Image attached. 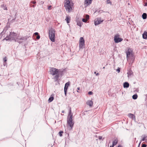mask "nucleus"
Masks as SVG:
<instances>
[{
    "label": "nucleus",
    "mask_w": 147,
    "mask_h": 147,
    "mask_svg": "<svg viewBox=\"0 0 147 147\" xmlns=\"http://www.w3.org/2000/svg\"><path fill=\"white\" fill-rule=\"evenodd\" d=\"M18 37V34L17 33L14 32H9V34L7 35V36L3 39V41L5 40L10 41L13 40L15 41Z\"/></svg>",
    "instance_id": "f257e3e1"
},
{
    "label": "nucleus",
    "mask_w": 147,
    "mask_h": 147,
    "mask_svg": "<svg viewBox=\"0 0 147 147\" xmlns=\"http://www.w3.org/2000/svg\"><path fill=\"white\" fill-rule=\"evenodd\" d=\"M59 69L53 67H51L50 71L51 74L53 76L55 75L54 79L56 81L59 78Z\"/></svg>",
    "instance_id": "f03ea898"
},
{
    "label": "nucleus",
    "mask_w": 147,
    "mask_h": 147,
    "mask_svg": "<svg viewBox=\"0 0 147 147\" xmlns=\"http://www.w3.org/2000/svg\"><path fill=\"white\" fill-rule=\"evenodd\" d=\"M65 1L64 7L67 11L70 12L72 9V7L73 6V3L69 0H65Z\"/></svg>",
    "instance_id": "7ed1b4c3"
},
{
    "label": "nucleus",
    "mask_w": 147,
    "mask_h": 147,
    "mask_svg": "<svg viewBox=\"0 0 147 147\" xmlns=\"http://www.w3.org/2000/svg\"><path fill=\"white\" fill-rule=\"evenodd\" d=\"M55 30L51 28L49 31V36L51 40L54 42L55 41Z\"/></svg>",
    "instance_id": "20e7f679"
},
{
    "label": "nucleus",
    "mask_w": 147,
    "mask_h": 147,
    "mask_svg": "<svg viewBox=\"0 0 147 147\" xmlns=\"http://www.w3.org/2000/svg\"><path fill=\"white\" fill-rule=\"evenodd\" d=\"M72 118L71 115L70 116L69 118H67V127L69 128V129L70 130H72L74 123L72 122Z\"/></svg>",
    "instance_id": "39448f33"
},
{
    "label": "nucleus",
    "mask_w": 147,
    "mask_h": 147,
    "mask_svg": "<svg viewBox=\"0 0 147 147\" xmlns=\"http://www.w3.org/2000/svg\"><path fill=\"white\" fill-rule=\"evenodd\" d=\"M120 35L119 34H116L114 37V40L116 43H118L122 41L123 39L121 38H119Z\"/></svg>",
    "instance_id": "423d86ee"
},
{
    "label": "nucleus",
    "mask_w": 147,
    "mask_h": 147,
    "mask_svg": "<svg viewBox=\"0 0 147 147\" xmlns=\"http://www.w3.org/2000/svg\"><path fill=\"white\" fill-rule=\"evenodd\" d=\"M26 39L25 38V37H19L18 36L17 38H16V40H15V42H17L19 43H21L22 42L23 40H25Z\"/></svg>",
    "instance_id": "0eeeda50"
},
{
    "label": "nucleus",
    "mask_w": 147,
    "mask_h": 147,
    "mask_svg": "<svg viewBox=\"0 0 147 147\" xmlns=\"http://www.w3.org/2000/svg\"><path fill=\"white\" fill-rule=\"evenodd\" d=\"M103 21V20H101L100 18H98L94 20V24L95 26L97 25L100 24Z\"/></svg>",
    "instance_id": "6e6552de"
},
{
    "label": "nucleus",
    "mask_w": 147,
    "mask_h": 147,
    "mask_svg": "<svg viewBox=\"0 0 147 147\" xmlns=\"http://www.w3.org/2000/svg\"><path fill=\"white\" fill-rule=\"evenodd\" d=\"M132 51L131 49L130 48H128L127 51L126 52L127 59V60H128V58L130 57V55H132Z\"/></svg>",
    "instance_id": "1a4fd4ad"
},
{
    "label": "nucleus",
    "mask_w": 147,
    "mask_h": 147,
    "mask_svg": "<svg viewBox=\"0 0 147 147\" xmlns=\"http://www.w3.org/2000/svg\"><path fill=\"white\" fill-rule=\"evenodd\" d=\"M70 85V83L69 82H68L65 83V87L64 88V91L65 94V95L66 96L67 93V90L68 88V86Z\"/></svg>",
    "instance_id": "9d476101"
},
{
    "label": "nucleus",
    "mask_w": 147,
    "mask_h": 147,
    "mask_svg": "<svg viewBox=\"0 0 147 147\" xmlns=\"http://www.w3.org/2000/svg\"><path fill=\"white\" fill-rule=\"evenodd\" d=\"M92 0H85L84 4L88 5L91 3Z\"/></svg>",
    "instance_id": "9b49d317"
},
{
    "label": "nucleus",
    "mask_w": 147,
    "mask_h": 147,
    "mask_svg": "<svg viewBox=\"0 0 147 147\" xmlns=\"http://www.w3.org/2000/svg\"><path fill=\"white\" fill-rule=\"evenodd\" d=\"M133 74V72L131 70L129 69V70L127 72V74L128 75L127 76L128 78H129L130 77V76L132 75Z\"/></svg>",
    "instance_id": "f8f14e48"
},
{
    "label": "nucleus",
    "mask_w": 147,
    "mask_h": 147,
    "mask_svg": "<svg viewBox=\"0 0 147 147\" xmlns=\"http://www.w3.org/2000/svg\"><path fill=\"white\" fill-rule=\"evenodd\" d=\"M142 37L144 39H147V32L144 31Z\"/></svg>",
    "instance_id": "ddd939ff"
},
{
    "label": "nucleus",
    "mask_w": 147,
    "mask_h": 147,
    "mask_svg": "<svg viewBox=\"0 0 147 147\" xmlns=\"http://www.w3.org/2000/svg\"><path fill=\"white\" fill-rule=\"evenodd\" d=\"M70 17L69 16H67L65 19V20L66 21L67 23H69L70 21Z\"/></svg>",
    "instance_id": "4468645a"
},
{
    "label": "nucleus",
    "mask_w": 147,
    "mask_h": 147,
    "mask_svg": "<svg viewBox=\"0 0 147 147\" xmlns=\"http://www.w3.org/2000/svg\"><path fill=\"white\" fill-rule=\"evenodd\" d=\"M7 28L6 27H5L4 28L3 31L2 32L1 34V36H2L3 35H4V34L7 31Z\"/></svg>",
    "instance_id": "2eb2a0df"
},
{
    "label": "nucleus",
    "mask_w": 147,
    "mask_h": 147,
    "mask_svg": "<svg viewBox=\"0 0 147 147\" xmlns=\"http://www.w3.org/2000/svg\"><path fill=\"white\" fill-rule=\"evenodd\" d=\"M86 103L88 105H89L90 107L92 106L93 105V102L91 100L87 101Z\"/></svg>",
    "instance_id": "dca6fc26"
},
{
    "label": "nucleus",
    "mask_w": 147,
    "mask_h": 147,
    "mask_svg": "<svg viewBox=\"0 0 147 147\" xmlns=\"http://www.w3.org/2000/svg\"><path fill=\"white\" fill-rule=\"evenodd\" d=\"M129 86V84L128 82H125L123 84V87L124 88H127Z\"/></svg>",
    "instance_id": "f3484780"
},
{
    "label": "nucleus",
    "mask_w": 147,
    "mask_h": 147,
    "mask_svg": "<svg viewBox=\"0 0 147 147\" xmlns=\"http://www.w3.org/2000/svg\"><path fill=\"white\" fill-rule=\"evenodd\" d=\"M71 115L72 116V118L73 115L71 113V108H70V109H69V114L68 115L67 118H69V117H70V116Z\"/></svg>",
    "instance_id": "a211bd4d"
},
{
    "label": "nucleus",
    "mask_w": 147,
    "mask_h": 147,
    "mask_svg": "<svg viewBox=\"0 0 147 147\" xmlns=\"http://www.w3.org/2000/svg\"><path fill=\"white\" fill-rule=\"evenodd\" d=\"M128 116L129 117L133 119H134L135 118V116L133 114L131 113L129 114Z\"/></svg>",
    "instance_id": "6ab92c4d"
},
{
    "label": "nucleus",
    "mask_w": 147,
    "mask_h": 147,
    "mask_svg": "<svg viewBox=\"0 0 147 147\" xmlns=\"http://www.w3.org/2000/svg\"><path fill=\"white\" fill-rule=\"evenodd\" d=\"M79 47L80 49H82L83 48V46L85 45L84 43H79Z\"/></svg>",
    "instance_id": "aec40b11"
},
{
    "label": "nucleus",
    "mask_w": 147,
    "mask_h": 147,
    "mask_svg": "<svg viewBox=\"0 0 147 147\" xmlns=\"http://www.w3.org/2000/svg\"><path fill=\"white\" fill-rule=\"evenodd\" d=\"M118 143V140H115L113 141V142L112 146H114L116 145Z\"/></svg>",
    "instance_id": "412c9836"
},
{
    "label": "nucleus",
    "mask_w": 147,
    "mask_h": 147,
    "mask_svg": "<svg viewBox=\"0 0 147 147\" xmlns=\"http://www.w3.org/2000/svg\"><path fill=\"white\" fill-rule=\"evenodd\" d=\"M85 41L83 38L82 37H81L80 38V40H79V43H84Z\"/></svg>",
    "instance_id": "4be33fe9"
},
{
    "label": "nucleus",
    "mask_w": 147,
    "mask_h": 147,
    "mask_svg": "<svg viewBox=\"0 0 147 147\" xmlns=\"http://www.w3.org/2000/svg\"><path fill=\"white\" fill-rule=\"evenodd\" d=\"M142 16L143 19H145L147 18V14L145 13H144Z\"/></svg>",
    "instance_id": "5701e85b"
},
{
    "label": "nucleus",
    "mask_w": 147,
    "mask_h": 147,
    "mask_svg": "<svg viewBox=\"0 0 147 147\" xmlns=\"http://www.w3.org/2000/svg\"><path fill=\"white\" fill-rule=\"evenodd\" d=\"M1 7L4 10H7V7L5 5L3 4L1 5Z\"/></svg>",
    "instance_id": "b1692460"
},
{
    "label": "nucleus",
    "mask_w": 147,
    "mask_h": 147,
    "mask_svg": "<svg viewBox=\"0 0 147 147\" xmlns=\"http://www.w3.org/2000/svg\"><path fill=\"white\" fill-rule=\"evenodd\" d=\"M54 99V98L53 96H51L48 100V101L49 102H51Z\"/></svg>",
    "instance_id": "393cba45"
},
{
    "label": "nucleus",
    "mask_w": 147,
    "mask_h": 147,
    "mask_svg": "<svg viewBox=\"0 0 147 147\" xmlns=\"http://www.w3.org/2000/svg\"><path fill=\"white\" fill-rule=\"evenodd\" d=\"M138 97V95L136 94L132 96V98L134 100H135Z\"/></svg>",
    "instance_id": "a878e982"
},
{
    "label": "nucleus",
    "mask_w": 147,
    "mask_h": 147,
    "mask_svg": "<svg viewBox=\"0 0 147 147\" xmlns=\"http://www.w3.org/2000/svg\"><path fill=\"white\" fill-rule=\"evenodd\" d=\"M82 23L80 22H77V25L81 27L82 26Z\"/></svg>",
    "instance_id": "bb28decb"
},
{
    "label": "nucleus",
    "mask_w": 147,
    "mask_h": 147,
    "mask_svg": "<svg viewBox=\"0 0 147 147\" xmlns=\"http://www.w3.org/2000/svg\"><path fill=\"white\" fill-rule=\"evenodd\" d=\"M106 3L107 4H110L111 5H112V2L110 1V0H107Z\"/></svg>",
    "instance_id": "cd10ccee"
},
{
    "label": "nucleus",
    "mask_w": 147,
    "mask_h": 147,
    "mask_svg": "<svg viewBox=\"0 0 147 147\" xmlns=\"http://www.w3.org/2000/svg\"><path fill=\"white\" fill-rule=\"evenodd\" d=\"M63 131H60L59 132V135L61 137L62 136V134L63 133Z\"/></svg>",
    "instance_id": "c85d7f7f"
},
{
    "label": "nucleus",
    "mask_w": 147,
    "mask_h": 147,
    "mask_svg": "<svg viewBox=\"0 0 147 147\" xmlns=\"http://www.w3.org/2000/svg\"><path fill=\"white\" fill-rule=\"evenodd\" d=\"M144 137L143 138V139L141 140L142 141H144L146 139V138H147V136H146V135H144Z\"/></svg>",
    "instance_id": "c756f323"
},
{
    "label": "nucleus",
    "mask_w": 147,
    "mask_h": 147,
    "mask_svg": "<svg viewBox=\"0 0 147 147\" xmlns=\"http://www.w3.org/2000/svg\"><path fill=\"white\" fill-rule=\"evenodd\" d=\"M89 16L88 15H86V16L85 17V19H86L87 20H88L89 19Z\"/></svg>",
    "instance_id": "7c9ffc66"
},
{
    "label": "nucleus",
    "mask_w": 147,
    "mask_h": 147,
    "mask_svg": "<svg viewBox=\"0 0 147 147\" xmlns=\"http://www.w3.org/2000/svg\"><path fill=\"white\" fill-rule=\"evenodd\" d=\"M88 20L85 18H83L82 19V21L84 22H86Z\"/></svg>",
    "instance_id": "2f4dec72"
},
{
    "label": "nucleus",
    "mask_w": 147,
    "mask_h": 147,
    "mask_svg": "<svg viewBox=\"0 0 147 147\" xmlns=\"http://www.w3.org/2000/svg\"><path fill=\"white\" fill-rule=\"evenodd\" d=\"M3 60L4 61L3 62H6V61H7V58L6 57H5L3 58Z\"/></svg>",
    "instance_id": "473e14b6"
},
{
    "label": "nucleus",
    "mask_w": 147,
    "mask_h": 147,
    "mask_svg": "<svg viewBox=\"0 0 147 147\" xmlns=\"http://www.w3.org/2000/svg\"><path fill=\"white\" fill-rule=\"evenodd\" d=\"M88 94H89V95H92V94H93V93L91 91H89L88 92Z\"/></svg>",
    "instance_id": "72a5a7b5"
},
{
    "label": "nucleus",
    "mask_w": 147,
    "mask_h": 147,
    "mask_svg": "<svg viewBox=\"0 0 147 147\" xmlns=\"http://www.w3.org/2000/svg\"><path fill=\"white\" fill-rule=\"evenodd\" d=\"M3 65L4 66H6V67H7V64L6 62H3Z\"/></svg>",
    "instance_id": "f704fd0d"
},
{
    "label": "nucleus",
    "mask_w": 147,
    "mask_h": 147,
    "mask_svg": "<svg viewBox=\"0 0 147 147\" xmlns=\"http://www.w3.org/2000/svg\"><path fill=\"white\" fill-rule=\"evenodd\" d=\"M147 145L145 144H142V147H146Z\"/></svg>",
    "instance_id": "c9c22d12"
},
{
    "label": "nucleus",
    "mask_w": 147,
    "mask_h": 147,
    "mask_svg": "<svg viewBox=\"0 0 147 147\" xmlns=\"http://www.w3.org/2000/svg\"><path fill=\"white\" fill-rule=\"evenodd\" d=\"M40 36L39 35H38L37 36L36 38L37 39H40Z\"/></svg>",
    "instance_id": "e433bc0d"
},
{
    "label": "nucleus",
    "mask_w": 147,
    "mask_h": 147,
    "mask_svg": "<svg viewBox=\"0 0 147 147\" xmlns=\"http://www.w3.org/2000/svg\"><path fill=\"white\" fill-rule=\"evenodd\" d=\"M117 71H118V72H119L120 71V68H119L117 69L116 70Z\"/></svg>",
    "instance_id": "4c0bfd02"
},
{
    "label": "nucleus",
    "mask_w": 147,
    "mask_h": 147,
    "mask_svg": "<svg viewBox=\"0 0 147 147\" xmlns=\"http://www.w3.org/2000/svg\"><path fill=\"white\" fill-rule=\"evenodd\" d=\"M51 5H50L48 7V9L49 10H50L51 9Z\"/></svg>",
    "instance_id": "58836bf2"
},
{
    "label": "nucleus",
    "mask_w": 147,
    "mask_h": 147,
    "mask_svg": "<svg viewBox=\"0 0 147 147\" xmlns=\"http://www.w3.org/2000/svg\"><path fill=\"white\" fill-rule=\"evenodd\" d=\"M94 74H96V75L97 76H98L99 75V73H96V72L95 71L94 72Z\"/></svg>",
    "instance_id": "ea45409f"
},
{
    "label": "nucleus",
    "mask_w": 147,
    "mask_h": 147,
    "mask_svg": "<svg viewBox=\"0 0 147 147\" xmlns=\"http://www.w3.org/2000/svg\"><path fill=\"white\" fill-rule=\"evenodd\" d=\"M34 34L35 35H37V36H38V33L37 32H35L34 33Z\"/></svg>",
    "instance_id": "a19ab883"
},
{
    "label": "nucleus",
    "mask_w": 147,
    "mask_h": 147,
    "mask_svg": "<svg viewBox=\"0 0 147 147\" xmlns=\"http://www.w3.org/2000/svg\"><path fill=\"white\" fill-rule=\"evenodd\" d=\"M145 96L146 97L145 98V101H147V94L145 95Z\"/></svg>",
    "instance_id": "79ce46f5"
},
{
    "label": "nucleus",
    "mask_w": 147,
    "mask_h": 147,
    "mask_svg": "<svg viewBox=\"0 0 147 147\" xmlns=\"http://www.w3.org/2000/svg\"><path fill=\"white\" fill-rule=\"evenodd\" d=\"M31 3H32L33 4H35L36 3V2L35 1H32Z\"/></svg>",
    "instance_id": "37998d69"
},
{
    "label": "nucleus",
    "mask_w": 147,
    "mask_h": 147,
    "mask_svg": "<svg viewBox=\"0 0 147 147\" xmlns=\"http://www.w3.org/2000/svg\"><path fill=\"white\" fill-rule=\"evenodd\" d=\"M98 138L99 140H101L102 139V137L101 136H99Z\"/></svg>",
    "instance_id": "c03bdc74"
},
{
    "label": "nucleus",
    "mask_w": 147,
    "mask_h": 147,
    "mask_svg": "<svg viewBox=\"0 0 147 147\" xmlns=\"http://www.w3.org/2000/svg\"><path fill=\"white\" fill-rule=\"evenodd\" d=\"M40 3L41 4H43L44 3V2L43 1H41Z\"/></svg>",
    "instance_id": "a18cd8bd"
},
{
    "label": "nucleus",
    "mask_w": 147,
    "mask_h": 147,
    "mask_svg": "<svg viewBox=\"0 0 147 147\" xmlns=\"http://www.w3.org/2000/svg\"><path fill=\"white\" fill-rule=\"evenodd\" d=\"M144 6H147V2H146L145 3Z\"/></svg>",
    "instance_id": "49530a36"
},
{
    "label": "nucleus",
    "mask_w": 147,
    "mask_h": 147,
    "mask_svg": "<svg viewBox=\"0 0 147 147\" xmlns=\"http://www.w3.org/2000/svg\"><path fill=\"white\" fill-rule=\"evenodd\" d=\"M118 147H122V146L121 145H119Z\"/></svg>",
    "instance_id": "de8ad7c7"
},
{
    "label": "nucleus",
    "mask_w": 147,
    "mask_h": 147,
    "mask_svg": "<svg viewBox=\"0 0 147 147\" xmlns=\"http://www.w3.org/2000/svg\"><path fill=\"white\" fill-rule=\"evenodd\" d=\"M141 142H142V140H141L140 142V143L139 144V146L140 145V144H141Z\"/></svg>",
    "instance_id": "09e8293b"
},
{
    "label": "nucleus",
    "mask_w": 147,
    "mask_h": 147,
    "mask_svg": "<svg viewBox=\"0 0 147 147\" xmlns=\"http://www.w3.org/2000/svg\"><path fill=\"white\" fill-rule=\"evenodd\" d=\"M77 89H78V90H80V88L79 87H78L77 88Z\"/></svg>",
    "instance_id": "8fccbe9b"
},
{
    "label": "nucleus",
    "mask_w": 147,
    "mask_h": 147,
    "mask_svg": "<svg viewBox=\"0 0 147 147\" xmlns=\"http://www.w3.org/2000/svg\"><path fill=\"white\" fill-rule=\"evenodd\" d=\"M62 113H64V111H62Z\"/></svg>",
    "instance_id": "3c124183"
},
{
    "label": "nucleus",
    "mask_w": 147,
    "mask_h": 147,
    "mask_svg": "<svg viewBox=\"0 0 147 147\" xmlns=\"http://www.w3.org/2000/svg\"><path fill=\"white\" fill-rule=\"evenodd\" d=\"M35 5H34L32 6V7H35Z\"/></svg>",
    "instance_id": "603ef678"
},
{
    "label": "nucleus",
    "mask_w": 147,
    "mask_h": 147,
    "mask_svg": "<svg viewBox=\"0 0 147 147\" xmlns=\"http://www.w3.org/2000/svg\"><path fill=\"white\" fill-rule=\"evenodd\" d=\"M114 146H110V147H113Z\"/></svg>",
    "instance_id": "864d4df0"
},
{
    "label": "nucleus",
    "mask_w": 147,
    "mask_h": 147,
    "mask_svg": "<svg viewBox=\"0 0 147 147\" xmlns=\"http://www.w3.org/2000/svg\"><path fill=\"white\" fill-rule=\"evenodd\" d=\"M103 68H105V67H104Z\"/></svg>",
    "instance_id": "5fc2aeb1"
}]
</instances>
